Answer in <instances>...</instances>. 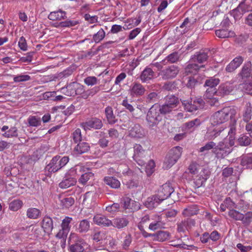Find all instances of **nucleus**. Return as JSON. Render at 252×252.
I'll return each mask as SVG.
<instances>
[{"label": "nucleus", "instance_id": "obj_51", "mask_svg": "<svg viewBox=\"0 0 252 252\" xmlns=\"http://www.w3.org/2000/svg\"><path fill=\"white\" fill-rule=\"evenodd\" d=\"M105 36V32L102 29H100L93 37V40L95 43L102 41Z\"/></svg>", "mask_w": 252, "mask_h": 252}, {"label": "nucleus", "instance_id": "obj_39", "mask_svg": "<svg viewBox=\"0 0 252 252\" xmlns=\"http://www.w3.org/2000/svg\"><path fill=\"white\" fill-rule=\"evenodd\" d=\"M232 122V124L230 125L229 130H228L226 129V132H227L226 135H228L229 136V142H230V145H233V144H234L233 140L235 138L236 129V126H235L236 122Z\"/></svg>", "mask_w": 252, "mask_h": 252}, {"label": "nucleus", "instance_id": "obj_1", "mask_svg": "<svg viewBox=\"0 0 252 252\" xmlns=\"http://www.w3.org/2000/svg\"><path fill=\"white\" fill-rule=\"evenodd\" d=\"M236 114V109L231 106L225 107L222 109L215 112L211 117V122L214 125H220L227 122L230 119L232 122H235V116Z\"/></svg>", "mask_w": 252, "mask_h": 252}, {"label": "nucleus", "instance_id": "obj_60", "mask_svg": "<svg viewBox=\"0 0 252 252\" xmlns=\"http://www.w3.org/2000/svg\"><path fill=\"white\" fill-rule=\"evenodd\" d=\"M155 167V163L154 160H150L145 167V171L148 176L151 175L154 172Z\"/></svg>", "mask_w": 252, "mask_h": 252}, {"label": "nucleus", "instance_id": "obj_23", "mask_svg": "<svg viewBox=\"0 0 252 252\" xmlns=\"http://www.w3.org/2000/svg\"><path fill=\"white\" fill-rule=\"evenodd\" d=\"M90 149V144L84 141H80L74 148V152L77 155H81L88 152Z\"/></svg>", "mask_w": 252, "mask_h": 252}, {"label": "nucleus", "instance_id": "obj_53", "mask_svg": "<svg viewBox=\"0 0 252 252\" xmlns=\"http://www.w3.org/2000/svg\"><path fill=\"white\" fill-rule=\"evenodd\" d=\"M93 177L94 174L92 172H86L81 176V177L79 179V182L82 184L85 185L88 182V181H89L91 178L92 179Z\"/></svg>", "mask_w": 252, "mask_h": 252}, {"label": "nucleus", "instance_id": "obj_18", "mask_svg": "<svg viewBox=\"0 0 252 252\" xmlns=\"http://www.w3.org/2000/svg\"><path fill=\"white\" fill-rule=\"evenodd\" d=\"M129 135L133 138H141L145 135L144 130L138 124H135L129 130Z\"/></svg>", "mask_w": 252, "mask_h": 252}, {"label": "nucleus", "instance_id": "obj_50", "mask_svg": "<svg viewBox=\"0 0 252 252\" xmlns=\"http://www.w3.org/2000/svg\"><path fill=\"white\" fill-rule=\"evenodd\" d=\"M159 95L157 92H151L146 97V101L148 103H154L158 101L159 99Z\"/></svg>", "mask_w": 252, "mask_h": 252}, {"label": "nucleus", "instance_id": "obj_43", "mask_svg": "<svg viewBox=\"0 0 252 252\" xmlns=\"http://www.w3.org/2000/svg\"><path fill=\"white\" fill-rule=\"evenodd\" d=\"M241 165L248 169H252V156H244L241 159Z\"/></svg>", "mask_w": 252, "mask_h": 252}, {"label": "nucleus", "instance_id": "obj_20", "mask_svg": "<svg viewBox=\"0 0 252 252\" xmlns=\"http://www.w3.org/2000/svg\"><path fill=\"white\" fill-rule=\"evenodd\" d=\"M155 75V72L152 68L146 67L141 72L140 79L143 83H148L151 80Z\"/></svg>", "mask_w": 252, "mask_h": 252}, {"label": "nucleus", "instance_id": "obj_34", "mask_svg": "<svg viewBox=\"0 0 252 252\" xmlns=\"http://www.w3.org/2000/svg\"><path fill=\"white\" fill-rule=\"evenodd\" d=\"M90 227V221L87 219H84L79 222L77 230L80 233L87 232Z\"/></svg>", "mask_w": 252, "mask_h": 252}, {"label": "nucleus", "instance_id": "obj_41", "mask_svg": "<svg viewBox=\"0 0 252 252\" xmlns=\"http://www.w3.org/2000/svg\"><path fill=\"white\" fill-rule=\"evenodd\" d=\"M241 222L244 226H249L252 222V212H247L245 214L242 215Z\"/></svg>", "mask_w": 252, "mask_h": 252}, {"label": "nucleus", "instance_id": "obj_4", "mask_svg": "<svg viewBox=\"0 0 252 252\" xmlns=\"http://www.w3.org/2000/svg\"><path fill=\"white\" fill-rule=\"evenodd\" d=\"M182 152V148L179 146L172 148L165 157L163 168L168 169L171 168L180 158Z\"/></svg>", "mask_w": 252, "mask_h": 252}, {"label": "nucleus", "instance_id": "obj_46", "mask_svg": "<svg viewBox=\"0 0 252 252\" xmlns=\"http://www.w3.org/2000/svg\"><path fill=\"white\" fill-rule=\"evenodd\" d=\"M40 215V211L39 209L35 208H30L27 211V216L31 219H36Z\"/></svg>", "mask_w": 252, "mask_h": 252}, {"label": "nucleus", "instance_id": "obj_28", "mask_svg": "<svg viewBox=\"0 0 252 252\" xmlns=\"http://www.w3.org/2000/svg\"><path fill=\"white\" fill-rule=\"evenodd\" d=\"M58 198L60 204L63 208H68L74 203V199L72 197H62L59 195Z\"/></svg>", "mask_w": 252, "mask_h": 252}, {"label": "nucleus", "instance_id": "obj_37", "mask_svg": "<svg viewBox=\"0 0 252 252\" xmlns=\"http://www.w3.org/2000/svg\"><path fill=\"white\" fill-rule=\"evenodd\" d=\"M234 90V87L230 83L221 84L219 87V93L223 94H228Z\"/></svg>", "mask_w": 252, "mask_h": 252}, {"label": "nucleus", "instance_id": "obj_7", "mask_svg": "<svg viewBox=\"0 0 252 252\" xmlns=\"http://www.w3.org/2000/svg\"><path fill=\"white\" fill-rule=\"evenodd\" d=\"M157 194L159 198L162 199V201L167 199L168 197H172V200L174 202H175L176 198H175V197L177 194V193L174 191V188L172 184L168 182L159 187Z\"/></svg>", "mask_w": 252, "mask_h": 252}, {"label": "nucleus", "instance_id": "obj_12", "mask_svg": "<svg viewBox=\"0 0 252 252\" xmlns=\"http://www.w3.org/2000/svg\"><path fill=\"white\" fill-rule=\"evenodd\" d=\"M102 121L96 117L92 118L85 123L82 124V127L85 130L87 129H100L103 126Z\"/></svg>", "mask_w": 252, "mask_h": 252}, {"label": "nucleus", "instance_id": "obj_21", "mask_svg": "<svg viewBox=\"0 0 252 252\" xmlns=\"http://www.w3.org/2000/svg\"><path fill=\"white\" fill-rule=\"evenodd\" d=\"M42 227L45 233L50 235L53 229V220L49 217H45L42 221Z\"/></svg>", "mask_w": 252, "mask_h": 252}, {"label": "nucleus", "instance_id": "obj_62", "mask_svg": "<svg viewBox=\"0 0 252 252\" xmlns=\"http://www.w3.org/2000/svg\"><path fill=\"white\" fill-rule=\"evenodd\" d=\"M18 46L19 48L23 51L27 50L28 45L25 38L23 36L20 37L18 41Z\"/></svg>", "mask_w": 252, "mask_h": 252}, {"label": "nucleus", "instance_id": "obj_59", "mask_svg": "<svg viewBox=\"0 0 252 252\" xmlns=\"http://www.w3.org/2000/svg\"><path fill=\"white\" fill-rule=\"evenodd\" d=\"M199 167V165L196 163H191L188 167L189 172L192 175V176H195L198 173Z\"/></svg>", "mask_w": 252, "mask_h": 252}, {"label": "nucleus", "instance_id": "obj_10", "mask_svg": "<svg viewBox=\"0 0 252 252\" xmlns=\"http://www.w3.org/2000/svg\"><path fill=\"white\" fill-rule=\"evenodd\" d=\"M232 146L230 142L227 143L224 141H220L215 145L213 152L218 158H223L231 152V147Z\"/></svg>", "mask_w": 252, "mask_h": 252}, {"label": "nucleus", "instance_id": "obj_15", "mask_svg": "<svg viewBox=\"0 0 252 252\" xmlns=\"http://www.w3.org/2000/svg\"><path fill=\"white\" fill-rule=\"evenodd\" d=\"M94 222L97 225L101 227H109L112 226V220L108 219L106 216L97 214L93 218Z\"/></svg>", "mask_w": 252, "mask_h": 252}, {"label": "nucleus", "instance_id": "obj_31", "mask_svg": "<svg viewBox=\"0 0 252 252\" xmlns=\"http://www.w3.org/2000/svg\"><path fill=\"white\" fill-rule=\"evenodd\" d=\"M103 181L105 184L113 189H118L120 187V181L113 177H105L104 178Z\"/></svg>", "mask_w": 252, "mask_h": 252}, {"label": "nucleus", "instance_id": "obj_2", "mask_svg": "<svg viewBox=\"0 0 252 252\" xmlns=\"http://www.w3.org/2000/svg\"><path fill=\"white\" fill-rule=\"evenodd\" d=\"M68 157H61L56 156L52 158L50 163L45 168V175L50 176L52 172H56L62 167L64 166L68 162Z\"/></svg>", "mask_w": 252, "mask_h": 252}, {"label": "nucleus", "instance_id": "obj_8", "mask_svg": "<svg viewBox=\"0 0 252 252\" xmlns=\"http://www.w3.org/2000/svg\"><path fill=\"white\" fill-rule=\"evenodd\" d=\"M181 100L185 110L189 112H193L203 108L205 104L203 99L200 97L191 99V100Z\"/></svg>", "mask_w": 252, "mask_h": 252}, {"label": "nucleus", "instance_id": "obj_9", "mask_svg": "<svg viewBox=\"0 0 252 252\" xmlns=\"http://www.w3.org/2000/svg\"><path fill=\"white\" fill-rule=\"evenodd\" d=\"M72 221V218L68 216L65 217L62 220L61 228L56 234L55 236L56 237L59 239H62L65 241L71 229Z\"/></svg>", "mask_w": 252, "mask_h": 252}, {"label": "nucleus", "instance_id": "obj_6", "mask_svg": "<svg viewBox=\"0 0 252 252\" xmlns=\"http://www.w3.org/2000/svg\"><path fill=\"white\" fill-rule=\"evenodd\" d=\"M69 241L73 243L70 246V251L71 252H83L87 248L88 244L85 241L75 233H70Z\"/></svg>", "mask_w": 252, "mask_h": 252}, {"label": "nucleus", "instance_id": "obj_30", "mask_svg": "<svg viewBox=\"0 0 252 252\" xmlns=\"http://www.w3.org/2000/svg\"><path fill=\"white\" fill-rule=\"evenodd\" d=\"M252 136H249L247 134L240 135L237 139L238 144L241 146H248L252 141Z\"/></svg>", "mask_w": 252, "mask_h": 252}, {"label": "nucleus", "instance_id": "obj_44", "mask_svg": "<svg viewBox=\"0 0 252 252\" xmlns=\"http://www.w3.org/2000/svg\"><path fill=\"white\" fill-rule=\"evenodd\" d=\"M134 155L133 158H137L138 157L142 158L145 157V151L143 149L142 147L139 144H136L134 147Z\"/></svg>", "mask_w": 252, "mask_h": 252}, {"label": "nucleus", "instance_id": "obj_48", "mask_svg": "<svg viewBox=\"0 0 252 252\" xmlns=\"http://www.w3.org/2000/svg\"><path fill=\"white\" fill-rule=\"evenodd\" d=\"M216 35L220 38H228L234 35V33L231 31H227L224 29L219 30L216 31Z\"/></svg>", "mask_w": 252, "mask_h": 252}, {"label": "nucleus", "instance_id": "obj_25", "mask_svg": "<svg viewBox=\"0 0 252 252\" xmlns=\"http://www.w3.org/2000/svg\"><path fill=\"white\" fill-rule=\"evenodd\" d=\"M129 223L126 218H116L112 221V226L118 228L122 229L126 226Z\"/></svg>", "mask_w": 252, "mask_h": 252}, {"label": "nucleus", "instance_id": "obj_16", "mask_svg": "<svg viewBox=\"0 0 252 252\" xmlns=\"http://www.w3.org/2000/svg\"><path fill=\"white\" fill-rule=\"evenodd\" d=\"M162 201H163L162 199L156 194L148 197L144 205L149 209L152 210L157 207Z\"/></svg>", "mask_w": 252, "mask_h": 252}, {"label": "nucleus", "instance_id": "obj_29", "mask_svg": "<svg viewBox=\"0 0 252 252\" xmlns=\"http://www.w3.org/2000/svg\"><path fill=\"white\" fill-rule=\"evenodd\" d=\"M105 114L109 124L113 125L117 122V119L113 114V111L111 107L107 106L105 108Z\"/></svg>", "mask_w": 252, "mask_h": 252}, {"label": "nucleus", "instance_id": "obj_55", "mask_svg": "<svg viewBox=\"0 0 252 252\" xmlns=\"http://www.w3.org/2000/svg\"><path fill=\"white\" fill-rule=\"evenodd\" d=\"M134 104V102L133 104L129 103L126 99L124 100L122 102L123 106H124L127 110H128L132 114L133 116H135L136 115V114L135 113V109L134 108L135 105H133Z\"/></svg>", "mask_w": 252, "mask_h": 252}, {"label": "nucleus", "instance_id": "obj_40", "mask_svg": "<svg viewBox=\"0 0 252 252\" xmlns=\"http://www.w3.org/2000/svg\"><path fill=\"white\" fill-rule=\"evenodd\" d=\"M164 224V223L161 220V218L160 216H158L157 219L150 224L149 228L151 230L155 231L163 227Z\"/></svg>", "mask_w": 252, "mask_h": 252}, {"label": "nucleus", "instance_id": "obj_3", "mask_svg": "<svg viewBox=\"0 0 252 252\" xmlns=\"http://www.w3.org/2000/svg\"><path fill=\"white\" fill-rule=\"evenodd\" d=\"M146 120L149 127L151 128L157 126L162 120V116L157 106V103H155L149 109Z\"/></svg>", "mask_w": 252, "mask_h": 252}, {"label": "nucleus", "instance_id": "obj_38", "mask_svg": "<svg viewBox=\"0 0 252 252\" xmlns=\"http://www.w3.org/2000/svg\"><path fill=\"white\" fill-rule=\"evenodd\" d=\"M29 228L30 226L19 228L17 233V240H19L20 242L25 241L27 238V230Z\"/></svg>", "mask_w": 252, "mask_h": 252}, {"label": "nucleus", "instance_id": "obj_5", "mask_svg": "<svg viewBox=\"0 0 252 252\" xmlns=\"http://www.w3.org/2000/svg\"><path fill=\"white\" fill-rule=\"evenodd\" d=\"M227 135L226 128L223 126L210 127L208 129L204 138L206 140H220Z\"/></svg>", "mask_w": 252, "mask_h": 252}, {"label": "nucleus", "instance_id": "obj_63", "mask_svg": "<svg viewBox=\"0 0 252 252\" xmlns=\"http://www.w3.org/2000/svg\"><path fill=\"white\" fill-rule=\"evenodd\" d=\"M132 242L131 236L130 234L126 235L122 244L123 248L127 250Z\"/></svg>", "mask_w": 252, "mask_h": 252}, {"label": "nucleus", "instance_id": "obj_36", "mask_svg": "<svg viewBox=\"0 0 252 252\" xmlns=\"http://www.w3.org/2000/svg\"><path fill=\"white\" fill-rule=\"evenodd\" d=\"M201 67H204V65L199 66L195 63H189L185 68V71L187 74L189 73L196 74Z\"/></svg>", "mask_w": 252, "mask_h": 252}, {"label": "nucleus", "instance_id": "obj_64", "mask_svg": "<svg viewBox=\"0 0 252 252\" xmlns=\"http://www.w3.org/2000/svg\"><path fill=\"white\" fill-rule=\"evenodd\" d=\"M209 240L213 242H216L220 238V234L216 230L212 231L210 234L209 233Z\"/></svg>", "mask_w": 252, "mask_h": 252}, {"label": "nucleus", "instance_id": "obj_26", "mask_svg": "<svg viewBox=\"0 0 252 252\" xmlns=\"http://www.w3.org/2000/svg\"><path fill=\"white\" fill-rule=\"evenodd\" d=\"M66 14L65 11L59 10L50 12L48 15V18L52 21L62 20L66 18Z\"/></svg>", "mask_w": 252, "mask_h": 252}, {"label": "nucleus", "instance_id": "obj_58", "mask_svg": "<svg viewBox=\"0 0 252 252\" xmlns=\"http://www.w3.org/2000/svg\"><path fill=\"white\" fill-rule=\"evenodd\" d=\"M249 10V6L245 2L241 3L235 9V11L239 12V15H243L245 12Z\"/></svg>", "mask_w": 252, "mask_h": 252}, {"label": "nucleus", "instance_id": "obj_35", "mask_svg": "<svg viewBox=\"0 0 252 252\" xmlns=\"http://www.w3.org/2000/svg\"><path fill=\"white\" fill-rule=\"evenodd\" d=\"M76 180L73 177H68L63 179L60 184L59 187L62 189H67L71 186H74Z\"/></svg>", "mask_w": 252, "mask_h": 252}, {"label": "nucleus", "instance_id": "obj_54", "mask_svg": "<svg viewBox=\"0 0 252 252\" xmlns=\"http://www.w3.org/2000/svg\"><path fill=\"white\" fill-rule=\"evenodd\" d=\"M179 55L177 52H174L169 55L165 60L162 61L163 63H174L179 60Z\"/></svg>", "mask_w": 252, "mask_h": 252}, {"label": "nucleus", "instance_id": "obj_22", "mask_svg": "<svg viewBox=\"0 0 252 252\" xmlns=\"http://www.w3.org/2000/svg\"><path fill=\"white\" fill-rule=\"evenodd\" d=\"M192 178L194 181L195 187L199 188L205 183L208 179V175L205 174L204 172L201 171L199 174H197L195 176H192Z\"/></svg>", "mask_w": 252, "mask_h": 252}, {"label": "nucleus", "instance_id": "obj_49", "mask_svg": "<svg viewBox=\"0 0 252 252\" xmlns=\"http://www.w3.org/2000/svg\"><path fill=\"white\" fill-rule=\"evenodd\" d=\"M220 80L218 78L211 77L205 81L204 87H208L209 88H216V87L220 83Z\"/></svg>", "mask_w": 252, "mask_h": 252}, {"label": "nucleus", "instance_id": "obj_32", "mask_svg": "<svg viewBox=\"0 0 252 252\" xmlns=\"http://www.w3.org/2000/svg\"><path fill=\"white\" fill-rule=\"evenodd\" d=\"M198 208L196 205L192 204L188 206L183 211L182 214L186 217H189L198 214Z\"/></svg>", "mask_w": 252, "mask_h": 252}, {"label": "nucleus", "instance_id": "obj_57", "mask_svg": "<svg viewBox=\"0 0 252 252\" xmlns=\"http://www.w3.org/2000/svg\"><path fill=\"white\" fill-rule=\"evenodd\" d=\"M218 93L217 88H209L207 87L204 94V99H210Z\"/></svg>", "mask_w": 252, "mask_h": 252}, {"label": "nucleus", "instance_id": "obj_19", "mask_svg": "<svg viewBox=\"0 0 252 252\" xmlns=\"http://www.w3.org/2000/svg\"><path fill=\"white\" fill-rule=\"evenodd\" d=\"M244 58L242 56H238L235 58L226 67L225 70L228 72L234 71L242 64Z\"/></svg>", "mask_w": 252, "mask_h": 252}, {"label": "nucleus", "instance_id": "obj_47", "mask_svg": "<svg viewBox=\"0 0 252 252\" xmlns=\"http://www.w3.org/2000/svg\"><path fill=\"white\" fill-rule=\"evenodd\" d=\"M30 126L37 127L41 125V120L40 117L36 116H31L28 119Z\"/></svg>", "mask_w": 252, "mask_h": 252}, {"label": "nucleus", "instance_id": "obj_52", "mask_svg": "<svg viewBox=\"0 0 252 252\" xmlns=\"http://www.w3.org/2000/svg\"><path fill=\"white\" fill-rule=\"evenodd\" d=\"M73 141L75 143H78L80 141H82V136L81 135V131L79 128H77L71 134V136Z\"/></svg>", "mask_w": 252, "mask_h": 252}, {"label": "nucleus", "instance_id": "obj_33", "mask_svg": "<svg viewBox=\"0 0 252 252\" xmlns=\"http://www.w3.org/2000/svg\"><path fill=\"white\" fill-rule=\"evenodd\" d=\"M252 64L251 62L246 63L243 65L241 72L239 73V76L242 79L247 78L250 76L251 71Z\"/></svg>", "mask_w": 252, "mask_h": 252}, {"label": "nucleus", "instance_id": "obj_24", "mask_svg": "<svg viewBox=\"0 0 252 252\" xmlns=\"http://www.w3.org/2000/svg\"><path fill=\"white\" fill-rule=\"evenodd\" d=\"M187 79L186 85L189 89H194L201 84V79L198 76H189Z\"/></svg>", "mask_w": 252, "mask_h": 252}, {"label": "nucleus", "instance_id": "obj_14", "mask_svg": "<svg viewBox=\"0 0 252 252\" xmlns=\"http://www.w3.org/2000/svg\"><path fill=\"white\" fill-rule=\"evenodd\" d=\"M210 54L211 52L210 50L207 49L200 50L199 52H196L195 54L192 56L191 60L193 62H197L202 63L208 60Z\"/></svg>", "mask_w": 252, "mask_h": 252}, {"label": "nucleus", "instance_id": "obj_27", "mask_svg": "<svg viewBox=\"0 0 252 252\" xmlns=\"http://www.w3.org/2000/svg\"><path fill=\"white\" fill-rule=\"evenodd\" d=\"M165 102L173 109H175L180 103L178 97L174 95H168L164 98Z\"/></svg>", "mask_w": 252, "mask_h": 252}, {"label": "nucleus", "instance_id": "obj_13", "mask_svg": "<svg viewBox=\"0 0 252 252\" xmlns=\"http://www.w3.org/2000/svg\"><path fill=\"white\" fill-rule=\"evenodd\" d=\"M146 91L145 87L140 83L134 82L130 86L129 94L133 97L142 96Z\"/></svg>", "mask_w": 252, "mask_h": 252}, {"label": "nucleus", "instance_id": "obj_45", "mask_svg": "<svg viewBox=\"0 0 252 252\" xmlns=\"http://www.w3.org/2000/svg\"><path fill=\"white\" fill-rule=\"evenodd\" d=\"M157 240L163 242L168 240L170 237V234L167 231H160L155 234Z\"/></svg>", "mask_w": 252, "mask_h": 252}, {"label": "nucleus", "instance_id": "obj_17", "mask_svg": "<svg viewBox=\"0 0 252 252\" xmlns=\"http://www.w3.org/2000/svg\"><path fill=\"white\" fill-rule=\"evenodd\" d=\"M201 122L199 119L196 118L189 122L184 124L181 126L183 131L185 132H191L197 127L200 126Z\"/></svg>", "mask_w": 252, "mask_h": 252}, {"label": "nucleus", "instance_id": "obj_56", "mask_svg": "<svg viewBox=\"0 0 252 252\" xmlns=\"http://www.w3.org/2000/svg\"><path fill=\"white\" fill-rule=\"evenodd\" d=\"M242 213L234 209H230L228 212V215L230 217L236 220H241Z\"/></svg>", "mask_w": 252, "mask_h": 252}, {"label": "nucleus", "instance_id": "obj_61", "mask_svg": "<svg viewBox=\"0 0 252 252\" xmlns=\"http://www.w3.org/2000/svg\"><path fill=\"white\" fill-rule=\"evenodd\" d=\"M85 83L88 86H93L97 82V79L94 76H88L84 79Z\"/></svg>", "mask_w": 252, "mask_h": 252}, {"label": "nucleus", "instance_id": "obj_42", "mask_svg": "<svg viewBox=\"0 0 252 252\" xmlns=\"http://www.w3.org/2000/svg\"><path fill=\"white\" fill-rule=\"evenodd\" d=\"M157 106L158 107V110L162 115L170 114L174 110L165 102L162 104H158L157 103Z\"/></svg>", "mask_w": 252, "mask_h": 252}, {"label": "nucleus", "instance_id": "obj_11", "mask_svg": "<svg viewBox=\"0 0 252 252\" xmlns=\"http://www.w3.org/2000/svg\"><path fill=\"white\" fill-rule=\"evenodd\" d=\"M179 72L178 66L171 65L161 70L158 73V75L161 76L163 80L171 79L176 77Z\"/></svg>", "mask_w": 252, "mask_h": 252}]
</instances>
